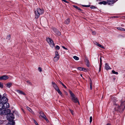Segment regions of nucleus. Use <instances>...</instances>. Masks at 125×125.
<instances>
[{"instance_id": "a878e982", "label": "nucleus", "mask_w": 125, "mask_h": 125, "mask_svg": "<svg viewBox=\"0 0 125 125\" xmlns=\"http://www.w3.org/2000/svg\"><path fill=\"white\" fill-rule=\"evenodd\" d=\"M11 36L10 35H8L7 37V39H8V40H10V39Z\"/></svg>"}, {"instance_id": "20e7f679", "label": "nucleus", "mask_w": 125, "mask_h": 125, "mask_svg": "<svg viewBox=\"0 0 125 125\" xmlns=\"http://www.w3.org/2000/svg\"><path fill=\"white\" fill-rule=\"evenodd\" d=\"M69 92L71 96L72 97V99L73 101L75 103L78 102L79 104V102L77 98L76 97L74 94L71 91H70Z\"/></svg>"}, {"instance_id": "412c9836", "label": "nucleus", "mask_w": 125, "mask_h": 125, "mask_svg": "<svg viewBox=\"0 0 125 125\" xmlns=\"http://www.w3.org/2000/svg\"><path fill=\"white\" fill-rule=\"evenodd\" d=\"M27 109L28 110H29L30 112H31L32 114H33L34 113L33 112L30 108L28 107H27Z\"/></svg>"}, {"instance_id": "5fc2aeb1", "label": "nucleus", "mask_w": 125, "mask_h": 125, "mask_svg": "<svg viewBox=\"0 0 125 125\" xmlns=\"http://www.w3.org/2000/svg\"><path fill=\"white\" fill-rule=\"evenodd\" d=\"M61 96H62V94H60Z\"/></svg>"}, {"instance_id": "f704fd0d", "label": "nucleus", "mask_w": 125, "mask_h": 125, "mask_svg": "<svg viewBox=\"0 0 125 125\" xmlns=\"http://www.w3.org/2000/svg\"><path fill=\"white\" fill-rule=\"evenodd\" d=\"M90 8L91 9H96V8L94 6H91L90 7Z\"/></svg>"}, {"instance_id": "bb28decb", "label": "nucleus", "mask_w": 125, "mask_h": 125, "mask_svg": "<svg viewBox=\"0 0 125 125\" xmlns=\"http://www.w3.org/2000/svg\"><path fill=\"white\" fill-rule=\"evenodd\" d=\"M112 73L115 74H118V73L117 72H115V71L113 70L112 71Z\"/></svg>"}, {"instance_id": "cd10ccee", "label": "nucleus", "mask_w": 125, "mask_h": 125, "mask_svg": "<svg viewBox=\"0 0 125 125\" xmlns=\"http://www.w3.org/2000/svg\"><path fill=\"white\" fill-rule=\"evenodd\" d=\"M73 6L76 9H77L78 10H81V9L79 7H78L77 6Z\"/></svg>"}, {"instance_id": "ddd939ff", "label": "nucleus", "mask_w": 125, "mask_h": 125, "mask_svg": "<svg viewBox=\"0 0 125 125\" xmlns=\"http://www.w3.org/2000/svg\"><path fill=\"white\" fill-rule=\"evenodd\" d=\"M105 68L107 70H108L109 69H111L110 67L109 66L107 63H106L105 64L104 66Z\"/></svg>"}, {"instance_id": "2eb2a0df", "label": "nucleus", "mask_w": 125, "mask_h": 125, "mask_svg": "<svg viewBox=\"0 0 125 125\" xmlns=\"http://www.w3.org/2000/svg\"><path fill=\"white\" fill-rule=\"evenodd\" d=\"M39 113L40 115V116H41L42 118H44L45 117H46L45 115L42 112H40Z\"/></svg>"}, {"instance_id": "c756f323", "label": "nucleus", "mask_w": 125, "mask_h": 125, "mask_svg": "<svg viewBox=\"0 0 125 125\" xmlns=\"http://www.w3.org/2000/svg\"><path fill=\"white\" fill-rule=\"evenodd\" d=\"M55 48L57 50H59L60 48V47L58 45H56V46Z\"/></svg>"}, {"instance_id": "37998d69", "label": "nucleus", "mask_w": 125, "mask_h": 125, "mask_svg": "<svg viewBox=\"0 0 125 125\" xmlns=\"http://www.w3.org/2000/svg\"><path fill=\"white\" fill-rule=\"evenodd\" d=\"M94 44L96 45H97L98 46V44H99L97 42H95V43H94Z\"/></svg>"}, {"instance_id": "bf43d9fd", "label": "nucleus", "mask_w": 125, "mask_h": 125, "mask_svg": "<svg viewBox=\"0 0 125 125\" xmlns=\"http://www.w3.org/2000/svg\"><path fill=\"white\" fill-rule=\"evenodd\" d=\"M62 1H63L64 0H62Z\"/></svg>"}, {"instance_id": "09e8293b", "label": "nucleus", "mask_w": 125, "mask_h": 125, "mask_svg": "<svg viewBox=\"0 0 125 125\" xmlns=\"http://www.w3.org/2000/svg\"><path fill=\"white\" fill-rule=\"evenodd\" d=\"M102 64V62H100V64L99 67H101Z\"/></svg>"}, {"instance_id": "4468645a", "label": "nucleus", "mask_w": 125, "mask_h": 125, "mask_svg": "<svg viewBox=\"0 0 125 125\" xmlns=\"http://www.w3.org/2000/svg\"><path fill=\"white\" fill-rule=\"evenodd\" d=\"M2 99L0 101V109H3V103Z\"/></svg>"}, {"instance_id": "3c124183", "label": "nucleus", "mask_w": 125, "mask_h": 125, "mask_svg": "<svg viewBox=\"0 0 125 125\" xmlns=\"http://www.w3.org/2000/svg\"><path fill=\"white\" fill-rule=\"evenodd\" d=\"M2 97L1 95L0 94V101L1 100V98Z\"/></svg>"}, {"instance_id": "9b49d317", "label": "nucleus", "mask_w": 125, "mask_h": 125, "mask_svg": "<svg viewBox=\"0 0 125 125\" xmlns=\"http://www.w3.org/2000/svg\"><path fill=\"white\" fill-rule=\"evenodd\" d=\"M114 0H107V2L109 5H111L115 2Z\"/></svg>"}, {"instance_id": "f8f14e48", "label": "nucleus", "mask_w": 125, "mask_h": 125, "mask_svg": "<svg viewBox=\"0 0 125 125\" xmlns=\"http://www.w3.org/2000/svg\"><path fill=\"white\" fill-rule=\"evenodd\" d=\"M53 30L57 34L60 35V33L58 30H57L55 28L53 29Z\"/></svg>"}, {"instance_id": "a211bd4d", "label": "nucleus", "mask_w": 125, "mask_h": 125, "mask_svg": "<svg viewBox=\"0 0 125 125\" xmlns=\"http://www.w3.org/2000/svg\"><path fill=\"white\" fill-rule=\"evenodd\" d=\"M3 109H0V114L4 115L5 113L4 112V110H3Z\"/></svg>"}, {"instance_id": "4be33fe9", "label": "nucleus", "mask_w": 125, "mask_h": 125, "mask_svg": "<svg viewBox=\"0 0 125 125\" xmlns=\"http://www.w3.org/2000/svg\"><path fill=\"white\" fill-rule=\"evenodd\" d=\"M11 83H8L7 84L6 87L9 88L11 86Z\"/></svg>"}, {"instance_id": "c85d7f7f", "label": "nucleus", "mask_w": 125, "mask_h": 125, "mask_svg": "<svg viewBox=\"0 0 125 125\" xmlns=\"http://www.w3.org/2000/svg\"><path fill=\"white\" fill-rule=\"evenodd\" d=\"M32 120L33 121V122H34V123H35V124L36 125H38V123H37V122L35 121V120H34V119H32Z\"/></svg>"}, {"instance_id": "393cba45", "label": "nucleus", "mask_w": 125, "mask_h": 125, "mask_svg": "<svg viewBox=\"0 0 125 125\" xmlns=\"http://www.w3.org/2000/svg\"><path fill=\"white\" fill-rule=\"evenodd\" d=\"M57 92L59 94H62V92H61V91H60V90L58 88V89H57V90H56Z\"/></svg>"}, {"instance_id": "052dcab7", "label": "nucleus", "mask_w": 125, "mask_h": 125, "mask_svg": "<svg viewBox=\"0 0 125 125\" xmlns=\"http://www.w3.org/2000/svg\"><path fill=\"white\" fill-rule=\"evenodd\" d=\"M124 107H125V106H124Z\"/></svg>"}, {"instance_id": "0eeeda50", "label": "nucleus", "mask_w": 125, "mask_h": 125, "mask_svg": "<svg viewBox=\"0 0 125 125\" xmlns=\"http://www.w3.org/2000/svg\"><path fill=\"white\" fill-rule=\"evenodd\" d=\"M122 104L120 106H119L117 104L115 105V110L118 111H120L122 107Z\"/></svg>"}, {"instance_id": "c9c22d12", "label": "nucleus", "mask_w": 125, "mask_h": 125, "mask_svg": "<svg viewBox=\"0 0 125 125\" xmlns=\"http://www.w3.org/2000/svg\"><path fill=\"white\" fill-rule=\"evenodd\" d=\"M78 69L80 71H82L83 70V68L81 67H79L78 68Z\"/></svg>"}, {"instance_id": "c03bdc74", "label": "nucleus", "mask_w": 125, "mask_h": 125, "mask_svg": "<svg viewBox=\"0 0 125 125\" xmlns=\"http://www.w3.org/2000/svg\"><path fill=\"white\" fill-rule=\"evenodd\" d=\"M62 47L63 48V49H66V50H67V48H66L65 47H64L63 46H62Z\"/></svg>"}, {"instance_id": "7ed1b4c3", "label": "nucleus", "mask_w": 125, "mask_h": 125, "mask_svg": "<svg viewBox=\"0 0 125 125\" xmlns=\"http://www.w3.org/2000/svg\"><path fill=\"white\" fill-rule=\"evenodd\" d=\"M2 99L3 103V109L8 108L9 107V103L7 102L8 101L7 99L4 96H3Z\"/></svg>"}, {"instance_id": "7c9ffc66", "label": "nucleus", "mask_w": 125, "mask_h": 125, "mask_svg": "<svg viewBox=\"0 0 125 125\" xmlns=\"http://www.w3.org/2000/svg\"><path fill=\"white\" fill-rule=\"evenodd\" d=\"M98 46H99V47L102 48H103V49L104 48V47L103 46L101 45L100 44H98Z\"/></svg>"}, {"instance_id": "72a5a7b5", "label": "nucleus", "mask_w": 125, "mask_h": 125, "mask_svg": "<svg viewBox=\"0 0 125 125\" xmlns=\"http://www.w3.org/2000/svg\"><path fill=\"white\" fill-rule=\"evenodd\" d=\"M92 116H90V123H91L92 121Z\"/></svg>"}, {"instance_id": "f3484780", "label": "nucleus", "mask_w": 125, "mask_h": 125, "mask_svg": "<svg viewBox=\"0 0 125 125\" xmlns=\"http://www.w3.org/2000/svg\"><path fill=\"white\" fill-rule=\"evenodd\" d=\"M70 22V20L69 19H67L64 22V23L66 24H68Z\"/></svg>"}, {"instance_id": "13d9d810", "label": "nucleus", "mask_w": 125, "mask_h": 125, "mask_svg": "<svg viewBox=\"0 0 125 125\" xmlns=\"http://www.w3.org/2000/svg\"><path fill=\"white\" fill-rule=\"evenodd\" d=\"M81 76L82 77V74H81Z\"/></svg>"}, {"instance_id": "de8ad7c7", "label": "nucleus", "mask_w": 125, "mask_h": 125, "mask_svg": "<svg viewBox=\"0 0 125 125\" xmlns=\"http://www.w3.org/2000/svg\"><path fill=\"white\" fill-rule=\"evenodd\" d=\"M101 67H99V72H100L101 70Z\"/></svg>"}, {"instance_id": "e433bc0d", "label": "nucleus", "mask_w": 125, "mask_h": 125, "mask_svg": "<svg viewBox=\"0 0 125 125\" xmlns=\"http://www.w3.org/2000/svg\"><path fill=\"white\" fill-rule=\"evenodd\" d=\"M3 87V84L1 82H0V87L2 88Z\"/></svg>"}, {"instance_id": "2f4dec72", "label": "nucleus", "mask_w": 125, "mask_h": 125, "mask_svg": "<svg viewBox=\"0 0 125 125\" xmlns=\"http://www.w3.org/2000/svg\"><path fill=\"white\" fill-rule=\"evenodd\" d=\"M30 85H32V83L29 81H26Z\"/></svg>"}, {"instance_id": "8fccbe9b", "label": "nucleus", "mask_w": 125, "mask_h": 125, "mask_svg": "<svg viewBox=\"0 0 125 125\" xmlns=\"http://www.w3.org/2000/svg\"><path fill=\"white\" fill-rule=\"evenodd\" d=\"M63 1L66 3H68V2L66 1V0H64Z\"/></svg>"}, {"instance_id": "5701e85b", "label": "nucleus", "mask_w": 125, "mask_h": 125, "mask_svg": "<svg viewBox=\"0 0 125 125\" xmlns=\"http://www.w3.org/2000/svg\"><path fill=\"white\" fill-rule=\"evenodd\" d=\"M73 58L76 60H79V58L78 57L76 56H74L73 57Z\"/></svg>"}, {"instance_id": "603ef678", "label": "nucleus", "mask_w": 125, "mask_h": 125, "mask_svg": "<svg viewBox=\"0 0 125 125\" xmlns=\"http://www.w3.org/2000/svg\"><path fill=\"white\" fill-rule=\"evenodd\" d=\"M87 66L88 67H89V64L88 63H87Z\"/></svg>"}, {"instance_id": "4c0bfd02", "label": "nucleus", "mask_w": 125, "mask_h": 125, "mask_svg": "<svg viewBox=\"0 0 125 125\" xmlns=\"http://www.w3.org/2000/svg\"><path fill=\"white\" fill-rule=\"evenodd\" d=\"M69 110H70V112H71V113L72 114V115H73V111L70 109H69Z\"/></svg>"}, {"instance_id": "f03ea898", "label": "nucleus", "mask_w": 125, "mask_h": 125, "mask_svg": "<svg viewBox=\"0 0 125 125\" xmlns=\"http://www.w3.org/2000/svg\"><path fill=\"white\" fill-rule=\"evenodd\" d=\"M44 12V10L42 9L38 8L35 11V18H38L40 15L42 14Z\"/></svg>"}, {"instance_id": "49530a36", "label": "nucleus", "mask_w": 125, "mask_h": 125, "mask_svg": "<svg viewBox=\"0 0 125 125\" xmlns=\"http://www.w3.org/2000/svg\"><path fill=\"white\" fill-rule=\"evenodd\" d=\"M83 6L84 7H89L90 6H88V5H83Z\"/></svg>"}, {"instance_id": "1a4fd4ad", "label": "nucleus", "mask_w": 125, "mask_h": 125, "mask_svg": "<svg viewBox=\"0 0 125 125\" xmlns=\"http://www.w3.org/2000/svg\"><path fill=\"white\" fill-rule=\"evenodd\" d=\"M52 86L54 88L55 90H57L59 88L57 84L54 83L52 82Z\"/></svg>"}, {"instance_id": "473e14b6", "label": "nucleus", "mask_w": 125, "mask_h": 125, "mask_svg": "<svg viewBox=\"0 0 125 125\" xmlns=\"http://www.w3.org/2000/svg\"><path fill=\"white\" fill-rule=\"evenodd\" d=\"M90 89L91 90H92V81H91V82L90 83Z\"/></svg>"}, {"instance_id": "aec40b11", "label": "nucleus", "mask_w": 125, "mask_h": 125, "mask_svg": "<svg viewBox=\"0 0 125 125\" xmlns=\"http://www.w3.org/2000/svg\"><path fill=\"white\" fill-rule=\"evenodd\" d=\"M107 3V2L105 1H103L102 2H100L99 3V4H103L104 5H106Z\"/></svg>"}, {"instance_id": "dca6fc26", "label": "nucleus", "mask_w": 125, "mask_h": 125, "mask_svg": "<svg viewBox=\"0 0 125 125\" xmlns=\"http://www.w3.org/2000/svg\"><path fill=\"white\" fill-rule=\"evenodd\" d=\"M117 29L118 30L122 31H125V29H124L121 27H118Z\"/></svg>"}, {"instance_id": "ea45409f", "label": "nucleus", "mask_w": 125, "mask_h": 125, "mask_svg": "<svg viewBox=\"0 0 125 125\" xmlns=\"http://www.w3.org/2000/svg\"><path fill=\"white\" fill-rule=\"evenodd\" d=\"M96 32L95 31H93L92 32V34L93 35H95V34Z\"/></svg>"}, {"instance_id": "6e6d98bb", "label": "nucleus", "mask_w": 125, "mask_h": 125, "mask_svg": "<svg viewBox=\"0 0 125 125\" xmlns=\"http://www.w3.org/2000/svg\"><path fill=\"white\" fill-rule=\"evenodd\" d=\"M101 0H97V1H100Z\"/></svg>"}, {"instance_id": "a19ab883", "label": "nucleus", "mask_w": 125, "mask_h": 125, "mask_svg": "<svg viewBox=\"0 0 125 125\" xmlns=\"http://www.w3.org/2000/svg\"><path fill=\"white\" fill-rule=\"evenodd\" d=\"M44 119H45L46 121H47V122H49V120H48L47 119V118L46 117H45V118H44Z\"/></svg>"}, {"instance_id": "f257e3e1", "label": "nucleus", "mask_w": 125, "mask_h": 125, "mask_svg": "<svg viewBox=\"0 0 125 125\" xmlns=\"http://www.w3.org/2000/svg\"><path fill=\"white\" fill-rule=\"evenodd\" d=\"M10 110L9 109L4 110V115H7V118L8 120H11L14 118V115L12 113H10Z\"/></svg>"}, {"instance_id": "58836bf2", "label": "nucleus", "mask_w": 125, "mask_h": 125, "mask_svg": "<svg viewBox=\"0 0 125 125\" xmlns=\"http://www.w3.org/2000/svg\"><path fill=\"white\" fill-rule=\"evenodd\" d=\"M38 70L40 72H41L42 71V69L40 67H39L38 68Z\"/></svg>"}, {"instance_id": "423d86ee", "label": "nucleus", "mask_w": 125, "mask_h": 125, "mask_svg": "<svg viewBox=\"0 0 125 125\" xmlns=\"http://www.w3.org/2000/svg\"><path fill=\"white\" fill-rule=\"evenodd\" d=\"M55 54V56L53 58V61L55 62H56L58 60L59 55L58 52H56Z\"/></svg>"}, {"instance_id": "864d4df0", "label": "nucleus", "mask_w": 125, "mask_h": 125, "mask_svg": "<svg viewBox=\"0 0 125 125\" xmlns=\"http://www.w3.org/2000/svg\"><path fill=\"white\" fill-rule=\"evenodd\" d=\"M106 125H111V124H110L108 123Z\"/></svg>"}, {"instance_id": "6ab92c4d", "label": "nucleus", "mask_w": 125, "mask_h": 125, "mask_svg": "<svg viewBox=\"0 0 125 125\" xmlns=\"http://www.w3.org/2000/svg\"><path fill=\"white\" fill-rule=\"evenodd\" d=\"M17 91L20 94H23L24 95H25V94L22 91L20 90H17Z\"/></svg>"}, {"instance_id": "39448f33", "label": "nucleus", "mask_w": 125, "mask_h": 125, "mask_svg": "<svg viewBox=\"0 0 125 125\" xmlns=\"http://www.w3.org/2000/svg\"><path fill=\"white\" fill-rule=\"evenodd\" d=\"M47 41L50 46L53 47L54 45L53 41L50 38H48L47 39Z\"/></svg>"}, {"instance_id": "6e6552de", "label": "nucleus", "mask_w": 125, "mask_h": 125, "mask_svg": "<svg viewBox=\"0 0 125 125\" xmlns=\"http://www.w3.org/2000/svg\"><path fill=\"white\" fill-rule=\"evenodd\" d=\"M13 120H8L9 121V123L7 124V125H14L15 123Z\"/></svg>"}, {"instance_id": "a18cd8bd", "label": "nucleus", "mask_w": 125, "mask_h": 125, "mask_svg": "<svg viewBox=\"0 0 125 125\" xmlns=\"http://www.w3.org/2000/svg\"><path fill=\"white\" fill-rule=\"evenodd\" d=\"M100 62H102V60L101 57L100 58Z\"/></svg>"}, {"instance_id": "4d7b16f0", "label": "nucleus", "mask_w": 125, "mask_h": 125, "mask_svg": "<svg viewBox=\"0 0 125 125\" xmlns=\"http://www.w3.org/2000/svg\"><path fill=\"white\" fill-rule=\"evenodd\" d=\"M86 61L87 62H88V60H86Z\"/></svg>"}, {"instance_id": "79ce46f5", "label": "nucleus", "mask_w": 125, "mask_h": 125, "mask_svg": "<svg viewBox=\"0 0 125 125\" xmlns=\"http://www.w3.org/2000/svg\"><path fill=\"white\" fill-rule=\"evenodd\" d=\"M82 71H83L85 72L86 71V69L85 68H83V70H82Z\"/></svg>"}, {"instance_id": "b1692460", "label": "nucleus", "mask_w": 125, "mask_h": 125, "mask_svg": "<svg viewBox=\"0 0 125 125\" xmlns=\"http://www.w3.org/2000/svg\"><path fill=\"white\" fill-rule=\"evenodd\" d=\"M59 83H60L61 84H62V85L65 88H66V86L64 85L60 81H59Z\"/></svg>"}, {"instance_id": "9d476101", "label": "nucleus", "mask_w": 125, "mask_h": 125, "mask_svg": "<svg viewBox=\"0 0 125 125\" xmlns=\"http://www.w3.org/2000/svg\"><path fill=\"white\" fill-rule=\"evenodd\" d=\"M9 77L6 75H4L0 77V80H5L8 79Z\"/></svg>"}]
</instances>
